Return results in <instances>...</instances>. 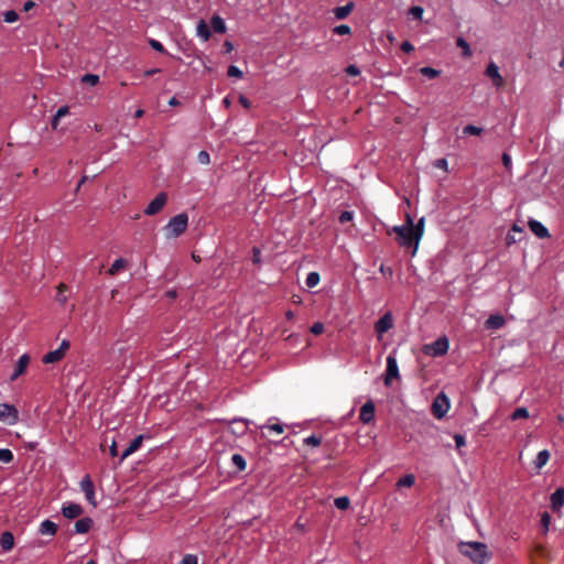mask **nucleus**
<instances>
[{
    "instance_id": "f257e3e1",
    "label": "nucleus",
    "mask_w": 564,
    "mask_h": 564,
    "mask_svg": "<svg viewBox=\"0 0 564 564\" xmlns=\"http://www.w3.org/2000/svg\"><path fill=\"white\" fill-rule=\"evenodd\" d=\"M458 550L475 564H485L491 558L487 545L482 542H460Z\"/></svg>"
},
{
    "instance_id": "f03ea898",
    "label": "nucleus",
    "mask_w": 564,
    "mask_h": 564,
    "mask_svg": "<svg viewBox=\"0 0 564 564\" xmlns=\"http://www.w3.org/2000/svg\"><path fill=\"white\" fill-rule=\"evenodd\" d=\"M393 231L398 234V242L401 247H412L414 249L413 219L409 214L406 215L405 224L401 226H394Z\"/></svg>"
},
{
    "instance_id": "7ed1b4c3",
    "label": "nucleus",
    "mask_w": 564,
    "mask_h": 564,
    "mask_svg": "<svg viewBox=\"0 0 564 564\" xmlns=\"http://www.w3.org/2000/svg\"><path fill=\"white\" fill-rule=\"evenodd\" d=\"M187 225L188 216L186 213H181L172 217L163 228L166 238L180 237L186 230Z\"/></svg>"
},
{
    "instance_id": "20e7f679",
    "label": "nucleus",
    "mask_w": 564,
    "mask_h": 564,
    "mask_svg": "<svg viewBox=\"0 0 564 564\" xmlns=\"http://www.w3.org/2000/svg\"><path fill=\"white\" fill-rule=\"evenodd\" d=\"M0 422L15 425L19 422V411L13 404L0 403Z\"/></svg>"
},
{
    "instance_id": "39448f33",
    "label": "nucleus",
    "mask_w": 564,
    "mask_h": 564,
    "mask_svg": "<svg viewBox=\"0 0 564 564\" xmlns=\"http://www.w3.org/2000/svg\"><path fill=\"white\" fill-rule=\"evenodd\" d=\"M397 378H399V366H398L395 354L391 352L387 357L384 384L390 386L392 379H397Z\"/></svg>"
},
{
    "instance_id": "423d86ee",
    "label": "nucleus",
    "mask_w": 564,
    "mask_h": 564,
    "mask_svg": "<svg viewBox=\"0 0 564 564\" xmlns=\"http://www.w3.org/2000/svg\"><path fill=\"white\" fill-rule=\"evenodd\" d=\"M167 194L164 192L159 193L145 207L144 214L148 216H153L158 214L166 204Z\"/></svg>"
},
{
    "instance_id": "0eeeda50",
    "label": "nucleus",
    "mask_w": 564,
    "mask_h": 564,
    "mask_svg": "<svg viewBox=\"0 0 564 564\" xmlns=\"http://www.w3.org/2000/svg\"><path fill=\"white\" fill-rule=\"evenodd\" d=\"M393 327V316L391 312L384 313L376 323L375 330L379 338L382 337L384 333L390 330Z\"/></svg>"
},
{
    "instance_id": "6e6552de",
    "label": "nucleus",
    "mask_w": 564,
    "mask_h": 564,
    "mask_svg": "<svg viewBox=\"0 0 564 564\" xmlns=\"http://www.w3.org/2000/svg\"><path fill=\"white\" fill-rule=\"evenodd\" d=\"M432 409L435 417L442 419L449 409L448 398L444 393L438 394L433 402Z\"/></svg>"
},
{
    "instance_id": "1a4fd4ad",
    "label": "nucleus",
    "mask_w": 564,
    "mask_h": 564,
    "mask_svg": "<svg viewBox=\"0 0 564 564\" xmlns=\"http://www.w3.org/2000/svg\"><path fill=\"white\" fill-rule=\"evenodd\" d=\"M79 487H80L82 491L84 492L86 500L95 507L96 506L95 488H94V484L88 475L83 477V479L79 482Z\"/></svg>"
},
{
    "instance_id": "9d476101",
    "label": "nucleus",
    "mask_w": 564,
    "mask_h": 564,
    "mask_svg": "<svg viewBox=\"0 0 564 564\" xmlns=\"http://www.w3.org/2000/svg\"><path fill=\"white\" fill-rule=\"evenodd\" d=\"M449 343L446 336L438 337L429 346V352L434 356H443L447 352Z\"/></svg>"
},
{
    "instance_id": "9b49d317",
    "label": "nucleus",
    "mask_w": 564,
    "mask_h": 564,
    "mask_svg": "<svg viewBox=\"0 0 564 564\" xmlns=\"http://www.w3.org/2000/svg\"><path fill=\"white\" fill-rule=\"evenodd\" d=\"M376 406L372 400H368L360 409L359 420L369 424L375 419Z\"/></svg>"
},
{
    "instance_id": "f8f14e48",
    "label": "nucleus",
    "mask_w": 564,
    "mask_h": 564,
    "mask_svg": "<svg viewBox=\"0 0 564 564\" xmlns=\"http://www.w3.org/2000/svg\"><path fill=\"white\" fill-rule=\"evenodd\" d=\"M83 512V507L76 502H65L62 506V514L67 519L78 518Z\"/></svg>"
},
{
    "instance_id": "ddd939ff",
    "label": "nucleus",
    "mask_w": 564,
    "mask_h": 564,
    "mask_svg": "<svg viewBox=\"0 0 564 564\" xmlns=\"http://www.w3.org/2000/svg\"><path fill=\"white\" fill-rule=\"evenodd\" d=\"M30 364V356L28 354H23L17 361L15 369L10 376V381L17 380L21 375H23Z\"/></svg>"
},
{
    "instance_id": "4468645a",
    "label": "nucleus",
    "mask_w": 564,
    "mask_h": 564,
    "mask_svg": "<svg viewBox=\"0 0 564 564\" xmlns=\"http://www.w3.org/2000/svg\"><path fill=\"white\" fill-rule=\"evenodd\" d=\"M485 73L490 79H492L496 87H500L502 85L503 79L496 63L490 62Z\"/></svg>"
},
{
    "instance_id": "2eb2a0df",
    "label": "nucleus",
    "mask_w": 564,
    "mask_h": 564,
    "mask_svg": "<svg viewBox=\"0 0 564 564\" xmlns=\"http://www.w3.org/2000/svg\"><path fill=\"white\" fill-rule=\"evenodd\" d=\"M529 228L538 238L543 239L550 237L549 229L539 220H529Z\"/></svg>"
},
{
    "instance_id": "dca6fc26",
    "label": "nucleus",
    "mask_w": 564,
    "mask_h": 564,
    "mask_svg": "<svg viewBox=\"0 0 564 564\" xmlns=\"http://www.w3.org/2000/svg\"><path fill=\"white\" fill-rule=\"evenodd\" d=\"M145 436L144 435H138L131 443L130 445L121 453L120 455V459H119V463H122L128 456H130L131 454H133L134 452H137L141 445H142V441Z\"/></svg>"
},
{
    "instance_id": "f3484780",
    "label": "nucleus",
    "mask_w": 564,
    "mask_h": 564,
    "mask_svg": "<svg viewBox=\"0 0 564 564\" xmlns=\"http://www.w3.org/2000/svg\"><path fill=\"white\" fill-rule=\"evenodd\" d=\"M551 508L558 511L564 505V487L557 488L550 497Z\"/></svg>"
},
{
    "instance_id": "a211bd4d",
    "label": "nucleus",
    "mask_w": 564,
    "mask_h": 564,
    "mask_svg": "<svg viewBox=\"0 0 564 564\" xmlns=\"http://www.w3.org/2000/svg\"><path fill=\"white\" fill-rule=\"evenodd\" d=\"M424 224L425 218L421 217L417 223L413 224V230H414V250H412V256H414L419 248V242L424 234Z\"/></svg>"
},
{
    "instance_id": "6ab92c4d",
    "label": "nucleus",
    "mask_w": 564,
    "mask_h": 564,
    "mask_svg": "<svg viewBox=\"0 0 564 564\" xmlns=\"http://www.w3.org/2000/svg\"><path fill=\"white\" fill-rule=\"evenodd\" d=\"M57 524L48 519L42 521L39 525V533L42 535L54 536L57 532Z\"/></svg>"
},
{
    "instance_id": "aec40b11",
    "label": "nucleus",
    "mask_w": 564,
    "mask_h": 564,
    "mask_svg": "<svg viewBox=\"0 0 564 564\" xmlns=\"http://www.w3.org/2000/svg\"><path fill=\"white\" fill-rule=\"evenodd\" d=\"M505 317L500 314H492L490 315L486 322L485 327L487 329H499L505 325Z\"/></svg>"
},
{
    "instance_id": "412c9836",
    "label": "nucleus",
    "mask_w": 564,
    "mask_h": 564,
    "mask_svg": "<svg viewBox=\"0 0 564 564\" xmlns=\"http://www.w3.org/2000/svg\"><path fill=\"white\" fill-rule=\"evenodd\" d=\"M93 525V520L88 517L80 518L75 522L74 532L77 534L87 533Z\"/></svg>"
},
{
    "instance_id": "4be33fe9",
    "label": "nucleus",
    "mask_w": 564,
    "mask_h": 564,
    "mask_svg": "<svg viewBox=\"0 0 564 564\" xmlns=\"http://www.w3.org/2000/svg\"><path fill=\"white\" fill-rule=\"evenodd\" d=\"M64 357H65V355L62 354V350L56 348L54 350L46 352L42 357V361H43V364H46V365L55 364V362L61 361Z\"/></svg>"
},
{
    "instance_id": "5701e85b",
    "label": "nucleus",
    "mask_w": 564,
    "mask_h": 564,
    "mask_svg": "<svg viewBox=\"0 0 564 564\" xmlns=\"http://www.w3.org/2000/svg\"><path fill=\"white\" fill-rule=\"evenodd\" d=\"M517 234L521 236L523 234V229L518 224H513L510 231L507 234V237H506V241L508 245L516 243L517 241H519L521 239V237L518 238L516 236Z\"/></svg>"
},
{
    "instance_id": "b1692460",
    "label": "nucleus",
    "mask_w": 564,
    "mask_h": 564,
    "mask_svg": "<svg viewBox=\"0 0 564 564\" xmlns=\"http://www.w3.org/2000/svg\"><path fill=\"white\" fill-rule=\"evenodd\" d=\"M210 25H212V28H213L215 33L223 34L227 30L225 20L221 17L217 15V14L213 15V18L210 20Z\"/></svg>"
},
{
    "instance_id": "393cba45",
    "label": "nucleus",
    "mask_w": 564,
    "mask_h": 564,
    "mask_svg": "<svg viewBox=\"0 0 564 564\" xmlns=\"http://www.w3.org/2000/svg\"><path fill=\"white\" fill-rule=\"evenodd\" d=\"M352 8H354V2H348L345 6L335 8V10H334L335 18L337 20L346 19L349 15V13L351 12Z\"/></svg>"
},
{
    "instance_id": "a878e982",
    "label": "nucleus",
    "mask_w": 564,
    "mask_h": 564,
    "mask_svg": "<svg viewBox=\"0 0 564 564\" xmlns=\"http://www.w3.org/2000/svg\"><path fill=\"white\" fill-rule=\"evenodd\" d=\"M196 34L199 36L203 41H208L212 32L209 26L204 20H200L196 26Z\"/></svg>"
},
{
    "instance_id": "bb28decb",
    "label": "nucleus",
    "mask_w": 564,
    "mask_h": 564,
    "mask_svg": "<svg viewBox=\"0 0 564 564\" xmlns=\"http://www.w3.org/2000/svg\"><path fill=\"white\" fill-rule=\"evenodd\" d=\"M14 544V536L11 532L6 531L1 534L0 545L3 551H10Z\"/></svg>"
},
{
    "instance_id": "cd10ccee",
    "label": "nucleus",
    "mask_w": 564,
    "mask_h": 564,
    "mask_svg": "<svg viewBox=\"0 0 564 564\" xmlns=\"http://www.w3.org/2000/svg\"><path fill=\"white\" fill-rule=\"evenodd\" d=\"M550 458V452L547 449L540 451L534 459V465L538 469L542 468Z\"/></svg>"
},
{
    "instance_id": "c85d7f7f",
    "label": "nucleus",
    "mask_w": 564,
    "mask_h": 564,
    "mask_svg": "<svg viewBox=\"0 0 564 564\" xmlns=\"http://www.w3.org/2000/svg\"><path fill=\"white\" fill-rule=\"evenodd\" d=\"M456 45L462 48V51H463L462 55L464 57L471 56L473 53H471L470 46H469L468 42L463 36H458L456 39Z\"/></svg>"
},
{
    "instance_id": "c756f323",
    "label": "nucleus",
    "mask_w": 564,
    "mask_h": 564,
    "mask_svg": "<svg viewBox=\"0 0 564 564\" xmlns=\"http://www.w3.org/2000/svg\"><path fill=\"white\" fill-rule=\"evenodd\" d=\"M231 463L239 471L245 470L247 467V462L241 454H234L231 456Z\"/></svg>"
},
{
    "instance_id": "7c9ffc66",
    "label": "nucleus",
    "mask_w": 564,
    "mask_h": 564,
    "mask_svg": "<svg viewBox=\"0 0 564 564\" xmlns=\"http://www.w3.org/2000/svg\"><path fill=\"white\" fill-rule=\"evenodd\" d=\"M69 112V109L67 106H62L57 109L56 113L54 115L53 119H52V127L53 129H56L57 128V122L58 120L66 116L67 113Z\"/></svg>"
},
{
    "instance_id": "2f4dec72",
    "label": "nucleus",
    "mask_w": 564,
    "mask_h": 564,
    "mask_svg": "<svg viewBox=\"0 0 564 564\" xmlns=\"http://www.w3.org/2000/svg\"><path fill=\"white\" fill-rule=\"evenodd\" d=\"M529 417V411L527 408L524 406H521V408H517L510 415V419L512 421H517V420H520V419H528Z\"/></svg>"
},
{
    "instance_id": "473e14b6",
    "label": "nucleus",
    "mask_w": 564,
    "mask_h": 564,
    "mask_svg": "<svg viewBox=\"0 0 564 564\" xmlns=\"http://www.w3.org/2000/svg\"><path fill=\"white\" fill-rule=\"evenodd\" d=\"M415 482V477L413 474H406L405 476L401 477L397 481L398 487H411Z\"/></svg>"
},
{
    "instance_id": "72a5a7b5",
    "label": "nucleus",
    "mask_w": 564,
    "mask_h": 564,
    "mask_svg": "<svg viewBox=\"0 0 564 564\" xmlns=\"http://www.w3.org/2000/svg\"><path fill=\"white\" fill-rule=\"evenodd\" d=\"M349 505H350V500L347 496L337 497L334 500V506L338 510H346V509H348Z\"/></svg>"
},
{
    "instance_id": "f704fd0d",
    "label": "nucleus",
    "mask_w": 564,
    "mask_h": 564,
    "mask_svg": "<svg viewBox=\"0 0 564 564\" xmlns=\"http://www.w3.org/2000/svg\"><path fill=\"white\" fill-rule=\"evenodd\" d=\"M484 129L474 124H467L463 128L464 135H480Z\"/></svg>"
},
{
    "instance_id": "c9c22d12",
    "label": "nucleus",
    "mask_w": 564,
    "mask_h": 564,
    "mask_svg": "<svg viewBox=\"0 0 564 564\" xmlns=\"http://www.w3.org/2000/svg\"><path fill=\"white\" fill-rule=\"evenodd\" d=\"M319 280H321V276H319L318 272H310L306 275L305 284L308 288H314V286H316L319 283Z\"/></svg>"
},
{
    "instance_id": "e433bc0d",
    "label": "nucleus",
    "mask_w": 564,
    "mask_h": 564,
    "mask_svg": "<svg viewBox=\"0 0 564 564\" xmlns=\"http://www.w3.org/2000/svg\"><path fill=\"white\" fill-rule=\"evenodd\" d=\"M127 264V261L122 258L116 259L111 267L109 268V274L115 275L120 269H123Z\"/></svg>"
},
{
    "instance_id": "4c0bfd02",
    "label": "nucleus",
    "mask_w": 564,
    "mask_h": 564,
    "mask_svg": "<svg viewBox=\"0 0 564 564\" xmlns=\"http://www.w3.org/2000/svg\"><path fill=\"white\" fill-rule=\"evenodd\" d=\"M424 8L421 6H413L409 9L408 14L415 20L421 21L423 18Z\"/></svg>"
},
{
    "instance_id": "58836bf2",
    "label": "nucleus",
    "mask_w": 564,
    "mask_h": 564,
    "mask_svg": "<svg viewBox=\"0 0 564 564\" xmlns=\"http://www.w3.org/2000/svg\"><path fill=\"white\" fill-rule=\"evenodd\" d=\"M420 73H421L424 77L430 78V79H433V78L437 77V76L441 74V72H440V70H437V69H435V68H433V67H431V66H424V67H422V68L420 69Z\"/></svg>"
},
{
    "instance_id": "ea45409f",
    "label": "nucleus",
    "mask_w": 564,
    "mask_h": 564,
    "mask_svg": "<svg viewBox=\"0 0 564 564\" xmlns=\"http://www.w3.org/2000/svg\"><path fill=\"white\" fill-rule=\"evenodd\" d=\"M260 429L261 430L268 429L271 432H274L276 434H282L284 432V425L281 424V423H269V424H265V425H261Z\"/></svg>"
},
{
    "instance_id": "a19ab883",
    "label": "nucleus",
    "mask_w": 564,
    "mask_h": 564,
    "mask_svg": "<svg viewBox=\"0 0 564 564\" xmlns=\"http://www.w3.org/2000/svg\"><path fill=\"white\" fill-rule=\"evenodd\" d=\"M13 460V453L9 448H0V462L9 464Z\"/></svg>"
},
{
    "instance_id": "79ce46f5",
    "label": "nucleus",
    "mask_w": 564,
    "mask_h": 564,
    "mask_svg": "<svg viewBox=\"0 0 564 564\" xmlns=\"http://www.w3.org/2000/svg\"><path fill=\"white\" fill-rule=\"evenodd\" d=\"M82 82L84 84L89 85V86H95V85H97L99 83V76L95 75V74H85L82 77Z\"/></svg>"
},
{
    "instance_id": "37998d69",
    "label": "nucleus",
    "mask_w": 564,
    "mask_h": 564,
    "mask_svg": "<svg viewBox=\"0 0 564 564\" xmlns=\"http://www.w3.org/2000/svg\"><path fill=\"white\" fill-rule=\"evenodd\" d=\"M333 33L337 35H349L351 28L347 24H339L333 29Z\"/></svg>"
},
{
    "instance_id": "c03bdc74",
    "label": "nucleus",
    "mask_w": 564,
    "mask_h": 564,
    "mask_svg": "<svg viewBox=\"0 0 564 564\" xmlns=\"http://www.w3.org/2000/svg\"><path fill=\"white\" fill-rule=\"evenodd\" d=\"M227 75L228 77L241 78L243 73L238 66L230 65L227 69Z\"/></svg>"
},
{
    "instance_id": "a18cd8bd",
    "label": "nucleus",
    "mask_w": 564,
    "mask_h": 564,
    "mask_svg": "<svg viewBox=\"0 0 564 564\" xmlns=\"http://www.w3.org/2000/svg\"><path fill=\"white\" fill-rule=\"evenodd\" d=\"M18 19H19V15L14 10H8L3 13V21L7 23H13Z\"/></svg>"
},
{
    "instance_id": "49530a36",
    "label": "nucleus",
    "mask_w": 564,
    "mask_h": 564,
    "mask_svg": "<svg viewBox=\"0 0 564 564\" xmlns=\"http://www.w3.org/2000/svg\"><path fill=\"white\" fill-rule=\"evenodd\" d=\"M149 45L156 52L165 54L166 50L164 48L163 44L154 39H149Z\"/></svg>"
},
{
    "instance_id": "de8ad7c7",
    "label": "nucleus",
    "mask_w": 564,
    "mask_h": 564,
    "mask_svg": "<svg viewBox=\"0 0 564 564\" xmlns=\"http://www.w3.org/2000/svg\"><path fill=\"white\" fill-rule=\"evenodd\" d=\"M322 443V437L317 436L315 434H312L304 438V444L311 445V446H318Z\"/></svg>"
},
{
    "instance_id": "09e8293b",
    "label": "nucleus",
    "mask_w": 564,
    "mask_h": 564,
    "mask_svg": "<svg viewBox=\"0 0 564 564\" xmlns=\"http://www.w3.org/2000/svg\"><path fill=\"white\" fill-rule=\"evenodd\" d=\"M197 161L200 163V164H204V165H207L210 163V155L207 151L205 150H202L198 152L197 154Z\"/></svg>"
},
{
    "instance_id": "8fccbe9b",
    "label": "nucleus",
    "mask_w": 564,
    "mask_h": 564,
    "mask_svg": "<svg viewBox=\"0 0 564 564\" xmlns=\"http://www.w3.org/2000/svg\"><path fill=\"white\" fill-rule=\"evenodd\" d=\"M354 219V212L351 210H344L340 213L338 220L341 224L348 223Z\"/></svg>"
},
{
    "instance_id": "3c124183",
    "label": "nucleus",
    "mask_w": 564,
    "mask_h": 564,
    "mask_svg": "<svg viewBox=\"0 0 564 564\" xmlns=\"http://www.w3.org/2000/svg\"><path fill=\"white\" fill-rule=\"evenodd\" d=\"M550 523H551V516L547 512H543L541 516V525L543 528L544 533H546L549 531Z\"/></svg>"
},
{
    "instance_id": "603ef678",
    "label": "nucleus",
    "mask_w": 564,
    "mask_h": 564,
    "mask_svg": "<svg viewBox=\"0 0 564 564\" xmlns=\"http://www.w3.org/2000/svg\"><path fill=\"white\" fill-rule=\"evenodd\" d=\"M324 329L325 326L322 322H315L310 328L311 333L314 335H321L324 332Z\"/></svg>"
},
{
    "instance_id": "864d4df0",
    "label": "nucleus",
    "mask_w": 564,
    "mask_h": 564,
    "mask_svg": "<svg viewBox=\"0 0 564 564\" xmlns=\"http://www.w3.org/2000/svg\"><path fill=\"white\" fill-rule=\"evenodd\" d=\"M181 564H198L197 556L194 554H185L181 561Z\"/></svg>"
},
{
    "instance_id": "5fc2aeb1",
    "label": "nucleus",
    "mask_w": 564,
    "mask_h": 564,
    "mask_svg": "<svg viewBox=\"0 0 564 564\" xmlns=\"http://www.w3.org/2000/svg\"><path fill=\"white\" fill-rule=\"evenodd\" d=\"M346 74L349 76H358L360 74V69L355 64H350L345 69Z\"/></svg>"
},
{
    "instance_id": "6e6d98bb",
    "label": "nucleus",
    "mask_w": 564,
    "mask_h": 564,
    "mask_svg": "<svg viewBox=\"0 0 564 564\" xmlns=\"http://www.w3.org/2000/svg\"><path fill=\"white\" fill-rule=\"evenodd\" d=\"M454 441L457 448H460L466 445V438L463 434L456 433L454 435Z\"/></svg>"
},
{
    "instance_id": "4d7b16f0",
    "label": "nucleus",
    "mask_w": 564,
    "mask_h": 564,
    "mask_svg": "<svg viewBox=\"0 0 564 564\" xmlns=\"http://www.w3.org/2000/svg\"><path fill=\"white\" fill-rule=\"evenodd\" d=\"M252 262L254 264H260L261 263V251L258 247H253L252 248Z\"/></svg>"
},
{
    "instance_id": "13d9d810",
    "label": "nucleus",
    "mask_w": 564,
    "mask_h": 564,
    "mask_svg": "<svg viewBox=\"0 0 564 564\" xmlns=\"http://www.w3.org/2000/svg\"><path fill=\"white\" fill-rule=\"evenodd\" d=\"M502 164L503 166L507 169V170H511L512 167V160H511V156L507 153V152H503L502 153Z\"/></svg>"
},
{
    "instance_id": "bf43d9fd",
    "label": "nucleus",
    "mask_w": 564,
    "mask_h": 564,
    "mask_svg": "<svg viewBox=\"0 0 564 564\" xmlns=\"http://www.w3.org/2000/svg\"><path fill=\"white\" fill-rule=\"evenodd\" d=\"M379 271L387 278H391L393 275V270L391 267H387L383 263L380 265Z\"/></svg>"
},
{
    "instance_id": "052dcab7",
    "label": "nucleus",
    "mask_w": 564,
    "mask_h": 564,
    "mask_svg": "<svg viewBox=\"0 0 564 564\" xmlns=\"http://www.w3.org/2000/svg\"><path fill=\"white\" fill-rule=\"evenodd\" d=\"M64 284H61L56 294V301L61 304H64L66 302V296L63 292Z\"/></svg>"
},
{
    "instance_id": "680f3d73",
    "label": "nucleus",
    "mask_w": 564,
    "mask_h": 564,
    "mask_svg": "<svg viewBox=\"0 0 564 564\" xmlns=\"http://www.w3.org/2000/svg\"><path fill=\"white\" fill-rule=\"evenodd\" d=\"M434 166L437 167V169H442V170H447V166H448V162L446 159L442 158V159H437L435 162H434Z\"/></svg>"
},
{
    "instance_id": "e2e57ef3",
    "label": "nucleus",
    "mask_w": 564,
    "mask_h": 564,
    "mask_svg": "<svg viewBox=\"0 0 564 564\" xmlns=\"http://www.w3.org/2000/svg\"><path fill=\"white\" fill-rule=\"evenodd\" d=\"M401 50L404 52V53H411L414 51V45L412 43H410L409 41H404L402 44H401Z\"/></svg>"
},
{
    "instance_id": "0e129e2a",
    "label": "nucleus",
    "mask_w": 564,
    "mask_h": 564,
    "mask_svg": "<svg viewBox=\"0 0 564 564\" xmlns=\"http://www.w3.org/2000/svg\"><path fill=\"white\" fill-rule=\"evenodd\" d=\"M70 346V343L68 339H63L59 347L57 349H61L62 350V354L65 355L67 349L69 348Z\"/></svg>"
},
{
    "instance_id": "69168bd1",
    "label": "nucleus",
    "mask_w": 564,
    "mask_h": 564,
    "mask_svg": "<svg viewBox=\"0 0 564 564\" xmlns=\"http://www.w3.org/2000/svg\"><path fill=\"white\" fill-rule=\"evenodd\" d=\"M109 454L115 457L118 455V452H117V444L116 442L113 441L112 444L110 445L109 447Z\"/></svg>"
},
{
    "instance_id": "338daca9",
    "label": "nucleus",
    "mask_w": 564,
    "mask_h": 564,
    "mask_svg": "<svg viewBox=\"0 0 564 564\" xmlns=\"http://www.w3.org/2000/svg\"><path fill=\"white\" fill-rule=\"evenodd\" d=\"M239 101H240V104H241L243 107H246V108H249V107H250V101H249V99H248L246 96H242V95H241V96L239 97Z\"/></svg>"
},
{
    "instance_id": "774afa93",
    "label": "nucleus",
    "mask_w": 564,
    "mask_h": 564,
    "mask_svg": "<svg viewBox=\"0 0 564 564\" xmlns=\"http://www.w3.org/2000/svg\"><path fill=\"white\" fill-rule=\"evenodd\" d=\"M160 72H161V69H160V68H151V69H147V70L144 72V76H145V77H150V76H152V75H154V74H158V73H160Z\"/></svg>"
}]
</instances>
